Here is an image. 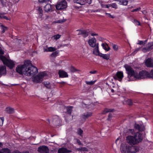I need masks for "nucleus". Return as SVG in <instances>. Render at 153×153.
Masks as SVG:
<instances>
[{
  "instance_id": "f03ea898",
  "label": "nucleus",
  "mask_w": 153,
  "mask_h": 153,
  "mask_svg": "<svg viewBox=\"0 0 153 153\" xmlns=\"http://www.w3.org/2000/svg\"><path fill=\"white\" fill-rule=\"evenodd\" d=\"M124 66L128 74L129 81L135 80L136 75L135 74H136L137 72L134 71L133 69L128 65H125Z\"/></svg>"
},
{
  "instance_id": "b1692460",
  "label": "nucleus",
  "mask_w": 153,
  "mask_h": 153,
  "mask_svg": "<svg viewBox=\"0 0 153 153\" xmlns=\"http://www.w3.org/2000/svg\"><path fill=\"white\" fill-rule=\"evenodd\" d=\"M37 10L38 13L39 14V17L41 18L43 15V11L42 8L40 6L37 7Z\"/></svg>"
},
{
  "instance_id": "4c0bfd02",
  "label": "nucleus",
  "mask_w": 153,
  "mask_h": 153,
  "mask_svg": "<svg viewBox=\"0 0 153 153\" xmlns=\"http://www.w3.org/2000/svg\"><path fill=\"white\" fill-rule=\"evenodd\" d=\"M1 150L4 151V153H10L11 152L10 150L8 148L2 149Z\"/></svg>"
},
{
  "instance_id": "393cba45",
  "label": "nucleus",
  "mask_w": 153,
  "mask_h": 153,
  "mask_svg": "<svg viewBox=\"0 0 153 153\" xmlns=\"http://www.w3.org/2000/svg\"><path fill=\"white\" fill-rule=\"evenodd\" d=\"M115 110L114 109L105 108L103 111L102 112V114H104L108 112H113Z\"/></svg>"
},
{
  "instance_id": "4468645a",
  "label": "nucleus",
  "mask_w": 153,
  "mask_h": 153,
  "mask_svg": "<svg viewBox=\"0 0 153 153\" xmlns=\"http://www.w3.org/2000/svg\"><path fill=\"white\" fill-rule=\"evenodd\" d=\"M123 74L122 72L118 71L116 73L115 75L113 76L114 79L116 80L118 79L121 81L123 77Z\"/></svg>"
},
{
  "instance_id": "a878e982",
  "label": "nucleus",
  "mask_w": 153,
  "mask_h": 153,
  "mask_svg": "<svg viewBox=\"0 0 153 153\" xmlns=\"http://www.w3.org/2000/svg\"><path fill=\"white\" fill-rule=\"evenodd\" d=\"M94 49L93 51V53L96 55H100V53L98 48V43H97V46Z\"/></svg>"
},
{
  "instance_id": "c9c22d12",
  "label": "nucleus",
  "mask_w": 153,
  "mask_h": 153,
  "mask_svg": "<svg viewBox=\"0 0 153 153\" xmlns=\"http://www.w3.org/2000/svg\"><path fill=\"white\" fill-rule=\"evenodd\" d=\"M70 71L72 72H74L76 71H79V70L76 69L74 67L71 66L70 68Z\"/></svg>"
},
{
  "instance_id": "cd10ccee",
  "label": "nucleus",
  "mask_w": 153,
  "mask_h": 153,
  "mask_svg": "<svg viewBox=\"0 0 153 153\" xmlns=\"http://www.w3.org/2000/svg\"><path fill=\"white\" fill-rule=\"evenodd\" d=\"M73 108V107L71 106L67 107H66V113H67L68 114H69L70 115H71V112L72 111Z\"/></svg>"
},
{
  "instance_id": "338daca9",
  "label": "nucleus",
  "mask_w": 153,
  "mask_h": 153,
  "mask_svg": "<svg viewBox=\"0 0 153 153\" xmlns=\"http://www.w3.org/2000/svg\"><path fill=\"white\" fill-rule=\"evenodd\" d=\"M116 1L119 2L120 4H122V2H123V0H116Z\"/></svg>"
},
{
  "instance_id": "603ef678",
  "label": "nucleus",
  "mask_w": 153,
  "mask_h": 153,
  "mask_svg": "<svg viewBox=\"0 0 153 153\" xmlns=\"http://www.w3.org/2000/svg\"><path fill=\"white\" fill-rule=\"evenodd\" d=\"M128 1L127 0H123L122 5H126L128 4Z\"/></svg>"
},
{
  "instance_id": "79ce46f5",
  "label": "nucleus",
  "mask_w": 153,
  "mask_h": 153,
  "mask_svg": "<svg viewBox=\"0 0 153 153\" xmlns=\"http://www.w3.org/2000/svg\"><path fill=\"white\" fill-rule=\"evenodd\" d=\"M109 6H111L112 8L117 9V6L116 3H113L112 4H109Z\"/></svg>"
},
{
  "instance_id": "e2e57ef3",
  "label": "nucleus",
  "mask_w": 153,
  "mask_h": 153,
  "mask_svg": "<svg viewBox=\"0 0 153 153\" xmlns=\"http://www.w3.org/2000/svg\"><path fill=\"white\" fill-rule=\"evenodd\" d=\"M145 43H144V42L143 41H139V42L137 43V44L140 45H141L143 44H145Z\"/></svg>"
},
{
  "instance_id": "20e7f679",
  "label": "nucleus",
  "mask_w": 153,
  "mask_h": 153,
  "mask_svg": "<svg viewBox=\"0 0 153 153\" xmlns=\"http://www.w3.org/2000/svg\"><path fill=\"white\" fill-rule=\"evenodd\" d=\"M149 72L146 71H140L139 73L137 72L135 74L136 76V80L137 79H142L148 78Z\"/></svg>"
},
{
  "instance_id": "c03bdc74",
  "label": "nucleus",
  "mask_w": 153,
  "mask_h": 153,
  "mask_svg": "<svg viewBox=\"0 0 153 153\" xmlns=\"http://www.w3.org/2000/svg\"><path fill=\"white\" fill-rule=\"evenodd\" d=\"M133 22L136 25H140V22L137 20L135 19H134Z\"/></svg>"
},
{
  "instance_id": "a18cd8bd",
  "label": "nucleus",
  "mask_w": 153,
  "mask_h": 153,
  "mask_svg": "<svg viewBox=\"0 0 153 153\" xmlns=\"http://www.w3.org/2000/svg\"><path fill=\"white\" fill-rule=\"evenodd\" d=\"M67 20L66 19H60L59 20L57 21L56 23H61L65 22Z\"/></svg>"
},
{
  "instance_id": "052dcab7",
  "label": "nucleus",
  "mask_w": 153,
  "mask_h": 153,
  "mask_svg": "<svg viewBox=\"0 0 153 153\" xmlns=\"http://www.w3.org/2000/svg\"><path fill=\"white\" fill-rule=\"evenodd\" d=\"M112 115L111 114L109 113L108 115V120H110L111 119L112 117Z\"/></svg>"
},
{
  "instance_id": "4d7b16f0",
  "label": "nucleus",
  "mask_w": 153,
  "mask_h": 153,
  "mask_svg": "<svg viewBox=\"0 0 153 153\" xmlns=\"http://www.w3.org/2000/svg\"><path fill=\"white\" fill-rule=\"evenodd\" d=\"M113 48L115 50H117L118 48V46L116 45H113Z\"/></svg>"
},
{
  "instance_id": "473e14b6",
  "label": "nucleus",
  "mask_w": 153,
  "mask_h": 153,
  "mask_svg": "<svg viewBox=\"0 0 153 153\" xmlns=\"http://www.w3.org/2000/svg\"><path fill=\"white\" fill-rule=\"evenodd\" d=\"M1 29L2 30V33H4L8 29V28L7 27H5L3 25H1Z\"/></svg>"
},
{
  "instance_id": "412c9836",
  "label": "nucleus",
  "mask_w": 153,
  "mask_h": 153,
  "mask_svg": "<svg viewBox=\"0 0 153 153\" xmlns=\"http://www.w3.org/2000/svg\"><path fill=\"white\" fill-rule=\"evenodd\" d=\"M45 11L47 12H51L53 11L52 8V6L50 4H47L44 7Z\"/></svg>"
},
{
  "instance_id": "774afa93",
  "label": "nucleus",
  "mask_w": 153,
  "mask_h": 153,
  "mask_svg": "<svg viewBox=\"0 0 153 153\" xmlns=\"http://www.w3.org/2000/svg\"><path fill=\"white\" fill-rule=\"evenodd\" d=\"M148 44H150V45L149 47H150V48H151V47L153 46V42H151V43H148Z\"/></svg>"
},
{
  "instance_id": "680f3d73",
  "label": "nucleus",
  "mask_w": 153,
  "mask_h": 153,
  "mask_svg": "<svg viewBox=\"0 0 153 153\" xmlns=\"http://www.w3.org/2000/svg\"><path fill=\"white\" fill-rule=\"evenodd\" d=\"M76 140L77 143L79 145H81L82 144L81 142L80 141L79 139H76Z\"/></svg>"
},
{
  "instance_id": "6ab92c4d",
  "label": "nucleus",
  "mask_w": 153,
  "mask_h": 153,
  "mask_svg": "<svg viewBox=\"0 0 153 153\" xmlns=\"http://www.w3.org/2000/svg\"><path fill=\"white\" fill-rule=\"evenodd\" d=\"M71 152L70 150H68L66 148L62 147L58 150V153H69Z\"/></svg>"
},
{
  "instance_id": "bf43d9fd",
  "label": "nucleus",
  "mask_w": 153,
  "mask_h": 153,
  "mask_svg": "<svg viewBox=\"0 0 153 153\" xmlns=\"http://www.w3.org/2000/svg\"><path fill=\"white\" fill-rule=\"evenodd\" d=\"M105 14L108 15V16L109 17L113 19H114V17L113 16L111 15L109 13H105Z\"/></svg>"
},
{
  "instance_id": "a211bd4d",
  "label": "nucleus",
  "mask_w": 153,
  "mask_h": 153,
  "mask_svg": "<svg viewBox=\"0 0 153 153\" xmlns=\"http://www.w3.org/2000/svg\"><path fill=\"white\" fill-rule=\"evenodd\" d=\"M7 73L6 67L5 66H2L0 67V76L4 75Z\"/></svg>"
},
{
  "instance_id": "58836bf2",
  "label": "nucleus",
  "mask_w": 153,
  "mask_h": 153,
  "mask_svg": "<svg viewBox=\"0 0 153 153\" xmlns=\"http://www.w3.org/2000/svg\"><path fill=\"white\" fill-rule=\"evenodd\" d=\"M125 101L126 102V103L129 105H131L133 104L132 100L131 99H128L127 100H126Z\"/></svg>"
},
{
  "instance_id": "7ed1b4c3",
  "label": "nucleus",
  "mask_w": 153,
  "mask_h": 153,
  "mask_svg": "<svg viewBox=\"0 0 153 153\" xmlns=\"http://www.w3.org/2000/svg\"><path fill=\"white\" fill-rule=\"evenodd\" d=\"M0 57L4 64L8 67L9 68L12 69L14 67L15 64L13 61L8 59L4 56H0Z\"/></svg>"
},
{
  "instance_id": "13d9d810",
  "label": "nucleus",
  "mask_w": 153,
  "mask_h": 153,
  "mask_svg": "<svg viewBox=\"0 0 153 153\" xmlns=\"http://www.w3.org/2000/svg\"><path fill=\"white\" fill-rule=\"evenodd\" d=\"M49 0H39V1L40 3H46L47 1H49Z\"/></svg>"
},
{
  "instance_id": "ea45409f",
  "label": "nucleus",
  "mask_w": 153,
  "mask_h": 153,
  "mask_svg": "<svg viewBox=\"0 0 153 153\" xmlns=\"http://www.w3.org/2000/svg\"><path fill=\"white\" fill-rule=\"evenodd\" d=\"M96 80H95L94 81H91L90 82H88L87 81H85V83L87 84V85H93L95 83V82H96Z\"/></svg>"
},
{
  "instance_id": "bb28decb",
  "label": "nucleus",
  "mask_w": 153,
  "mask_h": 153,
  "mask_svg": "<svg viewBox=\"0 0 153 153\" xmlns=\"http://www.w3.org/2000/svg\"><path fill=\"white\" fill-rule=\"evenodd\" d=\"M5 111L7 113L9 114H12L14 112V109L10 107L6 108Z\"/></svg>"
},
{
  "instance_id": "a19ab883",
  "label": "nucleus",
  "mask_w": 153,
  "mask_h": 153,
  "mask_svg": "<svg viewBox=\"0 0 153 153\" xmlns=\"http://www.w3.org/2000/svg\"><path fill=\"white\" fill-rule=\"evenodd\" d=\"M58 51H56L53 53L51 55V56L52 57H55L58 54Z\"/></svg>"
},
{
  "instance_id": "3c124183",
  "label": "nucleus",
  "mask_w": 153,
  "mask_h": 153,
  "mask_svg": "<svg viewBox=\"0 0 153 153\" xmlns=\"http://www.w3.org/2000/svg\"><path fill=\"white\" fill-rule=\"evenodd\" d=\"M4 120V118L3 117H0V126H2Z\"/></svg>"
},
{
  "instance_id": "8fccbe9b",
  "label": "nucleus",
  "mask_w": 153,
  "mask_h": 153,
  "mask_svg": "<svg viewBox=\"0 0 153 153\" xmlns=\"http://www.w3.org/2000/svg\"><path fill=\"white\" fill-rule=\"evenodd\" d=\"M93 104H90L86 106V108L88 109H92L93 107Z\"/></svg>"
},
{
  "instance_id": "de8ad7c7",
  "label": "nucleus",
  "mask_w": 153,
  "mask_h": 153,
  "mask_svg": "<svg viewBox=\"0 0 153 153\" xmlns=\"http://www.w3.org/2000/svg\"><path fill=\"white\" fill-rule=\"evenodd\" d=\"M83 131L81 129L79 128L78 130V134L81 136L82 135V134H83Z\"/></svg>"
},
{
  "instance_id": "7c9ffc66",
  "label": "nucleus",
  "mask_w": 153,
  "mask_h": 153,
  "mask_svg": "<svg viewBox=\"0 0 153 153\" xmlns=\"http://www.w3.org/2000/svg\"><path fill=\"white\" fill-rule=\"evenodd\" d=\"M56 49L55 48H54L52 47H50L48 48L47 49H44V51H46V52H52V51H55L56 50Z\"/></svg>"
},
{
  "instance_id": "69168bd1",
  "label": "nucleus",
  "mask_w": 153,
  "mask_h": 153,
  "mask_svg": "<svg viewBox=\"0 0 153 153\" xmlns=\"http://www.w3.org/2000/svg\"><path fill=\"white\" fill-rule=\"evenodd\" d=\"M134 130L133 129H129V132H130L132 134H133V133L134 132Z\"/></svg>"
},
{
  "instance_id": "ddd939ff",
  "label": "nucleus",
  "mask_w": 153,
  "mask_h": 153,
  "mask_svg": "<svg viewBox=\"0 0 153 153\" xmlns=\"http://www.w3.org/2000/svg\"><path fill=\"white\" fill-rule=\"evenodd\" d=\"M61 120L57 116H55L53 119L52 123L53 125L56 126H57L61 125Z\"/></svg>"
},
{
  "instance_id": "aec40b11",
  "label": "nucleus",
  "mask_w": 153,
  "mask_h": 153,
  "mask_svg": "<svg viewBox=\"0 0 153 153\" xmlns=\"http://www.w3.org/2000/svg\"><path fill=\"white\" fill-rule=\"evenodd\" d=\"M145 64L148 67H153V62L152 60L150 58H148L146 60Z\"/></svg>"
},
{
  "instance_id": "4be33fe9",
  "label": "nucleus",
  "mask_w": 153,
  "mask_h": 153,
  "mask_svg": "<svg viewBox=\"0 0 153 153\" xmlns=\"http://www.w3.org/2000/svg\"><path fill=\"white\" fill-rule=\"evenodd\" d=\"M92 112H86L82 115V117L84 119H86L92 116Z\"/></svg>"
},
{
  "instance_id": "6e6d98bb",
  "label": "nucleus",
  "mask_w": 153,
  "mask_h": 153,
  "mask_svg": "<svg viewBox=\"0 0 153 153\" xmlns=\"http://www.w3.org/2000/svg\"><path fill=\"white\" fill-rule=\"evenodd\" d=\"M141 9V8L140 7H138L137 8L133 9L131 11L132 12H136L137 11Z\"/></svg>"
},
{
  "instance_id": "f257e3e1",
  "label": "nucleus",
  "mask_w": 153,
  "mask_h": 153,
  "mask_svg": "<svg viewBox=\"0 0 153 153\" xmlns=\"http://www.w3.org/2000/svg\"><path fill=\"white\" fill-rule=\"evenodd\" d=\"M16 72L20 74H23L27 76H33L38 72V69L32 65L30 61L25 62L23 65H19L16 68Z\"/></svg>"
},
{
  "instance_id": "c756f323",
  "label": "nucleus",
  "mask_w": 153,
  "mask_h": 153,
  "mask_svg": "<svg viewBox=\"0 0 153 153\" xmlns=\"http://www.w3.org/2000/svg\"><path fill=\"white\" fill-rule=\"evenodd\" d=\"M73 1L74 3H77L81 5H85V2L84 1V0H73Z\"/></svg>"
},
{
  "instance_id": "e433bc0d",
  "label": "nucleus",
  "mask_w": 153,
  "mask_h": 153,
  "mask_svg": "<svg viewBox=\"0 0 153 153\" xmlns=\"http://www.w3.org/2000/svg\"><path fill=\"white\" fill-rule=\"evenodd\" d=\"M150 49V47L149 46L146 48H143L142 51L144 52H146L149 51Z\"/></svg>"
},
{
  "instance_id": "2eb2a0df",
  "label": "nucleus",
  "mask_w": 153,
  "mask_h": 153,
  "mask_svg": "<svg viewBox=\"0 0 153 153\" xmlns=\"http://www.w3.org/2000/svg\"><path fill=\"white\" fill-rule=\"evenodd\" d=\"M76 31L78 32V35H82V36L85 38L88 36L89 34V32L87 30H77Z\"/></svg>"
},
{
  "instance_id": "9d476101",
  "label": "nucleus",
  "mask_w": 153,
  "mask_h": 153,
  "mask_svg": "<svg viewBox=\"0 0 153 153\" xmlns=\"http://www.w3.org/2000/svg\"><path fill=\"white\" fill-rule=\"evenodd\" d=\"M49 151L48 147L45 146H40L38 149V152L40 153H49Z\"/></svg>"
},
{
  "instance_id": "0eeeda50",
  "label": "nucleus",
  "mask_w": 153,
  "mask_h": 153,
  "mask_svg": "<svg viewBox=\"0 0 153 153\" xmlns=\"http://www.w3.org/2000/svg\"><path fill=\"white\" fill-rule=\"evenodd\" d=\"M120 149L122 153H130L129 146L126 144H122Z\"/></svg>"
},
{
  "instance_id": "f8f14e48",
  "label": "nucleus",
  "mask_w": 153,
  "mask_h": 153,
  "mask_svg": "<svg viewBox=\"0 0 153 153\" xmlns=\"http://www.w3.org/2000/svg\"><path fill=\"white\" fill-rule=\"evenodd\" d=\"M134 127L135 129L137 130L139 132H142L145 130V127L143 124L140 125L139 124L135 123Z\"/></svg>"
},
{
  "instance_id": "6e6552de",
  "label": "nucleus",
  "mask_w": 153,
  "mask_h": 153,
  "mask_svg": "<svg viewBox=\"0 0 153 153\" xmlns=\"http://www.w3.org/2000/svg\"><path fill=\"white\" fill-rule=\"evenodd\" d=\"M134 137L137 144L141 142L143 139L142 135L138 132L135 133L134 135Z\"/></svg>"
},
{
  "instance_id": "1a4fd4ad",
  "label": "nucleus",
  "mask_w": 153,
  "mask_h": 153,
  "mask_svg": "<svg viewBox=\"0 0 153 153\" xmlns=\"http://www.w3.org/2000/svg\"><path fill=\"white\" fill-rule=\"evenodd\" d=\"M126 140L127 143L130 145L137 144L134 136H129L126 137Z\"/></svg>"
},
{
  "instance_id": "864d4df0",
  "label": "nucleus",
  "mask_w": 153,
  "mask_h": 153,
  "mask_svg": "<svg viewBox=\"0 0 153 153\" xmlns=\"http://www.w3.org/2000/svg\"><path fill=\"white\" fill-rule=\"evenodd\" d=\"M84 1L85 2V4L86 3H88L89 4H90L91 3V0H84Z\"/></svg>"
},
{
  "instance_id": "0e129e2a",
  "label": "nucleus",
  "mask_w": 153,
  "mask_h": 153,
  "mask_svg": "<svg viewBox=\"0 0 153 153\" xmlns=\"http://www.w3.org/2000/svg\"><path fill=\"white\" fill-rule=\"evenodd\" d=\"M90 73L91 74H95L97 72L96 71H90Z\"/></svg>"
},
{
  "instance_id": "f3484780",
  "label": "nucleus",
  "mask_w": 153,
  "mask_h": 153,
  "mask_svg": "<svg viewBox=\"0 0 153 153\" xmlns=\"http://www.w3.org/2000/svg\"><path fill=\"white\" fill-rule=\"evenodd\" d=\"M1 2L3 7H10L12 5V3L8 2L7 0H1Z\"/></svg>"
},
{
  "instance_id": "2f4dec72",
  "label": "nucleus",
  "mask_w": 153,
  "mask_h": 153,
  "mask_svg": "<svg viewBox=\"0 0 153 153\" xmlns=\"http://www.w3.org/2000/svg\"><path fill=\"white\" fill-rule=\"evenodd\" d=\"M102 46L104 49L107 51H108L110 49V48L106 43L105 44V45L104 43H102Z\"/></svg>"
},
{
  "instance_id": "49530a36",
  "label": "nucleus",
  "mask_w": 153,
  "mask_h": 153,
  "mask_svg": "<svg viewBox=\"0 0 153 153\" xmlns=\"http://www.w3.org/2000/svg\"><path fill=\"white\" fill-rule=\"evenodd\" d=\"M13 153H29V152L28 151H26L21 152L18 150H16L13 152Z\"/></svg>"
},
{
  "instance_id": "39448f33",
  "label": "nucleus",
  "mask_w": 153,
  "mask_h": 153,
  "mask_svg": "<svg viewBox=\"0 0 153 153\" xmlns=\"http://www.w3.org/2000/svg\"><path fill=\"white\" fill-rule=\"evenodd\" d=\"M47 74L45 72H42L39 73L34 78L33 81L37 83L41 82L43 80V79L44 76L46 75Z\"/></svg>"
},
{
  "instance_id": "5701e85b",
  "label": "nucleus",
  "mask_w": 153,
  "mask_h": 153,
  "mask_svg": "<svg viewBox=\"0 0 153 153\" xmlns=\"http://www.w3.org/2000/svg\"><path fill=\"white\" fill-rule=\"evenodd\" d=\"M60 77H68V75L66 72L63 71H59L58 73Z\"/></svg>"
},
{
  "instance_id": "5fc2aeb1",
  "label": "nucleus",
  "mask_w": 153,
  "mask_h": 153,
  "mask_svg": "<svg viewBox=\"0 0 153 153\" xmlns=\"http://www.w3.org/2000/svg\"><path fill=\"white\" fill-rule=\"evenodd\" d=\"M60 37V35L59 34H57L56 35H54L53 36L54 39L57 40L59 39Z\"/></svg>"
},
{
  "instance_id": "dca6fc26",
  "label": "nucleus",
  "mask_w": 153,
  "mask_h": 153,
  "mask_svg": "<svg viewBox=\"0 0 153 153\" xmlns=\"http://www.w3.org/2000/svg\"><path fill=\"white\" fill-rule=\"evenodd\" d=\"M89 45L91 47L94 48L97 46V44H96V39L94 37L92 38L88 41Z\"/></svg>"
},
{
  "instance_id": "72a5a7b5",
  "label": "nucleus",
  "mask_w": 153,
  "mask_h": 153,
  "mask_svg": "<svg viewBox=\"0 0 153 153\" xmlns=\"http://www.w3.org/2000/svg\"><path fill=\"white\" fill-rule=\"evenodd\" d=\"M77 150L79 151H80L81 152L84 151H88V149L86 147H82L81 148H79L77 149Z\"/></svg>"
},
{
  "instance_id": "9b49d317",
  "label": "nucleus",
  "mask_w": 153,
  "mask_h": 153,
  "mask_svg": "<svg viewBox=\"0 0 153 153\" xmlns=\"http://www.w3.org/2000/svg\"><path fill=\"white\" fill-rule=\"evenodd\" d=\"M130 153H136L139 152L140 147L138 146H129Z\"/></svg>"
},
{
  "instance_id": "f704fd0d",
  "label": "nucleus",
  "mask_w": 153,
  "mask_h": 153,
  "mask_svg": "<svg viewBox=\"0 0 153 153\" xmlns=\"http://www.w3.org/2000/svg\"><path fill=\"white\" fill-rule=\"evenodd\" d=\"M45 86L48 88L50 89L51 88V85L50 84L49 82H44Z\"/></svg>"
},
{
  "instance_id": "423d86ee",
  "label": "nucleus",
  "mask_w": 153,
  "mask_h": 153,
  "mask_svg": "<svg viewBox=\"0 0 153 153\" xmlns=\"http://www.w3.org/2000/svg\"><path fill=\"white\" fill-rule=\"evenodd\" d=\"M67 7V2L65 1L59 2L56 5L57 10H60L65 8Z\"/></svg>"
},
{
  "instance_id": "37998d69",
  "label": "nucleus",
  "mask_w": 153,
  "mask_h": 153,
  "mask_svg": "<svg viewBox=\"0 0 153 153\" xmlns=\"http://www.w3.org/2000/svg\"><path fill=\"white\" fill-rule=\"evenodd\" d=\"M148 78H153V70L149 73Z\"/></svg>"
},
{
  "instance_id": "c85d7f7f",
  "label": "nucleus",
  "mask_w": 153,
  "mask_h": 153,
  "mask_svg": "<svg viewBox=\"0 0 153 153\" xmlns=\"http://www.w3.org/2000/svg\"><path fill=\"white\" fill-rule=\"evenodd\" d=\"M100 56L102 57L104 59L108 60L109 59L110 57V55L109 54H103L100 53L99 55Z\"/></svg>"
},
{
  "instance_id": "09e8293b",
  "label": "nucleus",
  "mask_w": 153,
  "mask_h": 153,
  "mask_svg": "<svg viewBox=\"0 0 153 153\" xmlns=\"http://www.w3.org/2000/svg\"><path fill=\"white\" fill-rule=\"evenodd\" d=\"M0 19H5L7 20H8L9 19L7 16L2 15H0Z\"/></svg>"
}]
</instances>
